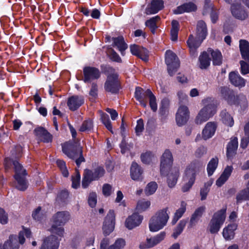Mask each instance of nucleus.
<instances>
[{"instance_id":"nucleus-1","label":"nucleus","mask_w":249,"mask_h":249,"mask_svg":"<svg viewBox=\"0 0 249 249\" xmlns=\"http://www.w3.org/2000/svg\"><path fill=\"white\" fill-rule=\"evenodd\" d=\"M204 166L202 161L195 160L187 167L183 177L185 183L182 187V192H186L191 188L195 181L196 174L202 170Z\"/></svg>"},{"instance_id":"nucleus-2","label":"nucleus","mask_w":249,"mask_h":249,"mask_svg":"<svg viewBox=\"0 0 249 249\" xmlns=\"http://www.w3.org/2000/svg\"><path fill=\"white\" fill-rule=\"evenodd\" d=\"M203 107L199 111L195 119L197 124H201L208 121L216 112V107L214 100L211 97L206 98L202 100Z\"/></svg>"},{"instance_id":"nucleus-3","label":"nucleus","mask_w":249,"mask_h":249,"mask_svg":"<svg viewBox=\"0 0 249 249\" xmlns=\"http://www.w3.org/2000/svg\"><path fill=\"white\" fill-rule=\"evenodd\" d=\"M70 219V214L67 211L58 212L54 214L52 218L53 224L50 229V231L59 236H63L64 229L63 226L67 223Z\"/></svg>"},{"instance_id":"nucleus-4","label":"nucleus","mask_w":249,"mask_h":249,"mask_svg":"<svg viewBox=\"0 0 249 249\" xmlns=\"http://www.w3.org/2000/svg\"><path fill=\"white\" fill-rule=\"evenodd\" d=\"M168 208H165L158 211L149 220V228L151 231L156 232L166 225L169 218L167 213Z\"/></svg>"},{"instance_id":"nucleus-5","label":"nucleus","mask_w":249,"mask_h":249,"mask_svg":"<svg viewBox=\"0 0 249 249\" xmlns=\"http://www.w3.org/2000/svg\"><path fill=\"white\" fill-rule=\"evenodd\" d=\"M62 151L70 159L75 160L76 163L79 167L82 162L84 161L82 156L81 147L78 143L68 142L62 145Z\"/></svg>"},{"instance_id":"nucleus-6","label":"nucleus","mask_w":249,"mask_h":249,"mask_svg":"<svg viewBox=\"0 0 249 249\" xmlns=\"http://www.w3.org/2000/svg\"><path fill=\"white\" fill-rule=\"evenodd\" d=\"M107 75V81L105 83V89L112 93H117L120 87L118 74L116 71L112 67H107L105 70Z\"/></svg>"},{"instance_id":"nucleus-7","label":"nucleus","mask_w":249,"mask_h":249,"mask_svg":"<svg viewBox=\"0 0 249 249\" xmlns=\"http://www.w3.org/2000/svg\"><path fill=\"white\" fill-rule=\"evenodd\" d=\"M15 175L14 185L19 191H25L28 186V184L25 176L26 175L25 170L18 161H13Z\"/></svg>"},{"instance_id":"nucleus-8","label":"nucleus","mask_w":249,"mask_h":249,"mask_svg":"<svg viewBox=\"0 0 249 249\" xmlns=\"http://www.w3.org/2000/svg\"><path fill=\"white\" fill-rule=\"evenodd\" d=\"M226 211L223 209L214 213L209 225L211 233H216L219 231L226 219Z\"/></svg>"},{"instance_id":"nucleus-9","label":"nucleus","mask_w":249,"mask_h":249,"mask_svg":"<svg viewBox=\"0 0 249 249\" xmlns=\"http://www.w3.org/2000/svg\"><path fill=\"white\" fill-rule=\"evenodd\" d=\"M165 60L169 74L173 75L179 67L178 57L172 51L167 50L165 53Z\"/></svg>"},{"instance_id":"nucleus-10","label":"nucleus","mask_w":249,"mask_h":249,"mask_svg":"<svg viewBox=\"0 0 249 249\" xmlns=\"http://www.w3.org/2000/svg\"><path fill=\"white\" fill-rule=\"evenodd\" d=\"M173 162V157L172 152L169 149H166L163 153L160 160V173L161 175H166L171 171Z\"/></svg>"},{"instance_id":"nucleus-11","label":"nucleus","mask_w":249,"mask_h":249,"mask_svg":"<svg viewBox=\"0 0 249 249\" xmlns=\"http://www.w3.org/2000/svg\"><path fill=\"white\" fill-rule=\"evenodd\" d=\"M115 227V214L112 210H110L106 216L103 225V234L105 236L109 235Z\"/></svg>"},{"instance_id":"nucleus-12","label":"nucleus","mask_w":249,"mask_h":249,"mask_svg":"<svg viewBox=\"0 0 249 249\" xmlns=\"http://www.w3.org/2000/svg\"><path fill=\"white\" fill-rule=\"evenodd\" d=\"M165 236V232L162 231L154 237L147 238L145 242H142L139 246L141 249L153 247L161 242Z\"/></svg>"},{"instance_id":"nucleus-13","label":"nucleus","mask_w":249,"mask_h":249,"mask_svg":"<svg viewBox=\"0 0 249 249\" xmlns=\"http://www.w3.org/2000/svg\"><path fill=\"white\" fill-rule=\"evenodd\" d=\"M83 81L85 83H89L99 78L100 76L99 70L95 67H86L83 69Z\"/></svg>"},{"instance_id":"nucleus-14","label":"nucleus","mask_w":249,"mask_h":249,"mask_svg":"<svg viewBox=\"0 0 249 249\" xmlns=\"http://www.w3.org/2000/svg\"><path fill=\"white\" fill-rule=\"evenodd\" d=\"M109 244L108 238H103L100 242L99 249H123L125 245V241L122 238H119L113 245L108 246Z\"/></svg>"},{"instance_id":"nucleus-15","label":"nucleus","mask_w":249,"mask_h":249,"mask_svg":"<svg viewBox=\"0 0 249 249\" xmlns=\"http://www.w3.org/2000/svg\"><path fill=\"white\" fill-rule=\"evenodd\" d=\"M34 133L38 140L40 142L49 143L53 141V135L43 127L36 128L34 130Z\"/></svg>"},{"instance_id":"nucleus-16","label":"nucleus","mask_w":249,"mask_h":249,"mask_svg":"<svg viewBox=\"0 0 249 249\" xmlns=\"http://www.w3.org/2000/svg\"><path fill=\"white\" fill-rule=\"evenodd\" d=\"M189 116L188 108L186 106H180L176 114V122L178 125L181 126L186 123Z\"/></svg>"},{"instance_id":"nucleus-17","label":"nucleus","mask_w":249,"mask_h":249,"mask_svg":"<svg viewBox=\"0 0 249 249\" xmlns=\"http://www.w3.org/2000/svg\"><path fill=\"white\" fill-rule=\"evenodd\" d=\"M142 220L143 216L142 215L137 213H135L126 218L125 226L128 229L132 230L139 226Z\"/></svg>"},{"instance_id":"nucleus-18","label":"nucleus","mask_w":249,"mask_h":249,"mask_svg":"<svg viewBox=\"0 0 249 249\" xmlns=\"http://www.w3.org/2000/svg\"><path fill=\"white\" fill-rule=\"evenodd\" d=\"M231 12L236 18L245 20L248 17V14L244 7L240 4L235 3L231 6Z\"/></svg>"},{"instance_id":"nucleus-19","label":"nucleus","mask_w":249,"mask_h":249,"mask_svg":"<svg viewBox=\"0 0 249 249\" xmlns=\"http://www.w3.org/2000/svg\"><path fill=\"white\" fill-rule=\"evenodd\" d=\"M164 7L162 0H152L145 9V13L148 15L157 13Z\"/></svg>"},{"instance_id":"nucleus-20","label":"nucleus","mask_w":249,"mask_h":249,"mask_svg":"<svg viewBox=\"0 0 249 249\" xmlns=\"http://www.w3.org/2000/svg\"><path fill=\"white\" fill-rule=\"evenodd\" d=\"M217 126V123L214 122L207 123L202 130V138L206 140L212 137L215 132Z\"/></svg>"},{"instance_id":"nucleus-21","label":"nucleus","mask_w":249,"mask_h":249,"mask_svg":"<svg viewBox=\"0 0 249 249\" xmlns=\"http://www.w3.org/2000/svg\"><path fill=\"white\" fill-rule=\"evenodd\" d=\"M130 49L132 54L139 57L145 61L148 60V51L146 49L134 44L130 46Z\"/></svg>"},{"instance_id":"nucleus-22","label":"nucleus","mask_w":249,"mask_h":249,"mask_svg":"<svg viewBox=\"0 0 249 249\" xmlns=\"http://www.w3.org/2000/svg\"><path fill=\"white\" fill-rule=\"evenodd\" d=\"M221 96L227 101L229 104L235 103V94L234 91L227 87H221L219 89Z\"/></svg>"},{"instance_id":"nucleus-23","label":"nucleus","mask_w":249,"mask_h":249,"mask_svg":"<svg viewBox=\"0 0 249 249\" xmlns=\"http://www.w3.org/2000/svg\"><path fill=\"white\" fill-rule=\"evenodd\" d=\"M197 9L196 5L192 2L185 3L177 7L173 11L175 14H181L184 13L194 12Z\"/></svg>"},{"instance_id":"nucleus-24","label":"nucleus","mask_w":249,"mask_h":249,"mask_svg":"<svg viewBox=\"0 0 249 249\" xmlns=\"http://www.w3.org/2000/svg\"><path fill=\"white\" fill-rule=\"evenodd\" d=\"M58 246L57 238L54 235H50L44 240L41 249H58Z\"/></svg>"},{"instance_id":"nucleus-25","label":"nucleus","mask_w":249,"mask_h":249,"mask_svg":"<svg viewBox=\"0 0 249 249\" xmlns=\"http://www.w3.org/2000/svg\"><path fill=\"white\" fill-rule=\"evenodd\" d=\"M203 40L202 38H197L196 36L194 40L193 35L189 36L187 41V44L190 48V53L192 55L194 56L196 55V50L199 47Z\"/></svg>"},{"instance_id":"nucleus-26","label":"nucleus","mask_w":249,"mask_h":249,"mask_svg":"<svg viewBox=\"0 0 249 249\" xmlns=\"http://www.w3.org/2000/svg\"><path fill=\"white\" fill-rule=\"evenodd\" d=\"M22 151V146L19 145H16L11 152V158H6L5 159L6 166L8 167L11 163L13 164V161H17L14 159L19 158L21 156Z\"/></svg>"},{"instance_id":"nucleus-27","label":"nucleus","mask_w":249,"mask_h":249,"mask_svg":"<svg viewBox=\"0 0 249 249\" xmlns=\"http://www.w3.org/2000/svg\"><path fill=\"white\" fill-rule=\"evenodd\" d=\"M237 225L235 223L229 224L223 230L222 235L226 241L232 240L235 236V231L236 230Z\"/></svg>"},{"instance_id":"nucleus-28","label":"nucleus","mask_w":249,"mask_h":249,"mask_svg":"<svg viewBox=\"0 0 249 249\" xmlns=\"http://www.w3.org/2000/svg\"><path fill=\"white\" fill-rule=\"evenodd\" d=\"M231 83L235 87L242 88L245 86L246 81L237 72H231L229 75Z\"/></svg>"},{"instance_id":"nucleus-29","label":"nucleus","mask_w":249,"mask_h":249,"mask_svg":"<svg viewBox=\"0 0 249 249\" xmlns=\"http://www.w3.org/2000/svg\"><path fill=\"white\" fill-rule=\"evenodd\" d=\"M84 102V99L82 96H72L68 99L67 105L70 110L74 111L78 108Z\"/></svg>"},{"instance_id":"nucleus-30","label":"nucleus","mask_w":249,"mask_h":249,"mask_svg":"<svg viewBox=\"0 0 249 249\" xmlns=\"http://www.w3.org/2000/svg\"><path fill=\"white\" fill-rule=\"evenodd\" d=\"M143 171L141 167L135 162H133L130 168V176L134 180H142Z\"/></svg>"},{"instance_id":"nucleus-31","label":"nucleus","mask_w":249,"mask_h":249,"mask_svg":"<svg viewBox=\"0 0 249 249\" xmlns=\"http://www.w3.org/2000/svg\"><path fill=\"white\" fill-rule=\"evenodd\" d=\"M233 170L232 166H227L220 177L216 181L218 187L222 186L228 179Z\"/></svg>"},{"instance_id":"nucleus-32","label":"nucleus","mask_w":249,"mask_h":249,"mask_svg":"<svg viewBox=\"0 0 249 249\" xmlns=\"http://www.w3.org/2000/svg\"><path fill=\"white\" fill-rule=\"evenodd\" d=\"M205 210V206L199 207L195 210L190 218L189 228H192L196 224L199 219L201 217Z\"/></svg>"},{"instance_id":"nucleus-33","label":"nucleus","mask_w":249,"mask_h":249,"mask_svg":"<svg viewBox=\"0 0 249 249\" xmlns=\"http://www.w3.org/2000/svg\"><path fill=\"white\" fill-rule=\"evenodd\" d=\"M238 146L237 138L235 137L231 138L227 147V156L229 158L233 157L236 154Z\"/></svg>"},{"instance_id":"nucleus-34","label":"nucleus","mask_w":249,"mask_h":249,"mask_svg":"<svg viewBox=\"0 0 249 249\" xmlns=\"http://www.w3.org/2000/svg\"><path fill=\"white\" fill-rule=\"evenodd\" d=\"M112 40L113 41V46L116 47L124 56L125 54L124 51L127 48V45L125 43L124 37L122 36L112 37Z\"/></svg>"},{"instance_id":"nucleus-35","label":"nucleus","mask_w":249,"mask_h":249,"mask_svg":"<svg viewBox=\"0 0 249 249\" xmlns=\"http://www.w3.org/2000/svg\"><path fill=\"white\" fill-rule=\"evenodd\" d=\"M162 176H167V182L169 187H173L176 184L178 178L179 176V171L177 169H172L171 171L167 173L166 175Z\"/></svg>"},{"instance_id":"nucleus-36","label":"nucleus","mask_w":249,"mask_h":249,"mask_svg":"<svg viewBox=\"0 0 249 249\" xmlns=\"http://www.w3.org/2000/svg\"><path fill=\"white\" fill-rule=\"evenodd\" d=\"M207 35V30L205 23L200 20L198 21L196 26V36L197 38L205 39Z\"/></svg>"},{"instance_id":"nucleus-37","label":"nucleus","mask_w":249,"mask_h":249,"mask_svg":"<svg viewBox=\"0 0 249 249\" xmlns=\"http://www.w3.org/2000/svg\"><path fill=\"white\" fill-rule=\"evenodd\" d=\"M239 48L242 58L249 62V42L246 40H240L239 41Z\"/></svg>"},{"instance_id":"nucleus-38","label":"nucleus","mask_w":249,"mask_h":249,"mask_svg":"<svg viewBox=\"0 0 249 249\" xmlns=\"http://www.w3.org/2000/svg\"><path fill=\"white\" fill-rule=\"evenodd\" d=\"M235 103H232L231 105H234L239 107L241 110H245L248 106V102L246 97L243 94H239L235 96Z\"/></svg>"},{"instance_id":"nucleus-39","label":"nucleus","mask_w":249,"mask_h":249,"mask_svg":"<svg viewBox=\"0 0 249 249\" xmlns=\"http://www.w3.org/2000/svg\"><path fill=\"white\" fill-rule=\"evenodd\" d=\"M208 52L211 54L213 65H220L222 64V55L220 51L217 50H213L212 49L209 48Z\"/></svg>"},{"instance_id":"nucleus-40","label":"nucleus","mask_w":249,"mask_h":249,"mask_svg":"<svg viewBox=\"0 0 249 249\" xmlns=\"http://www.w3.org/2000/svg\"><path fill=\"white\" fill-rule=\"evenodd\" d=\"M150 201L142 199L137 202L136 210L138 213H142L147 211L150 208Z\"/></svg>"},{"instance_id":"nucleus-41","label":"nucleus","mask_w":249,"mask_h":249,"mask_svg":"<svg viewBox=\"0 0 249 249\" xmlns=\"http://www.w3.org/2000/svg\"><path fill=\"white\" fill-rule=\"evenodd\" d=\"M19 246L15 236L11 235L4 244L3 249H18Z\"/></svg>"},{"instance_id":"nucleus-42","label":"nucleus","mask_w":249,"mask_h":249,"mask_svg":"<svg viewBox=\"0 0 249 249\" xmlns=\"http://www.w3.org/2000/svg\"><path fill=\"white\" fill-rule=\"evenodd\" d=\"M186 203L184 201H182L181 203L180 207L176 211L174 214V217L172 221V223L173 225L175 224L178 220L182 217L183 213L186 211Z\"/></svg>"},{"instance_id":"nucleus-43","label":"nucleus","mask_w":249,"mask_h":249,"mask_svg":"<svg viewBox=\"0 0 249 249\" xmlns=\"http://www.w3.org/2000/svg\"><path fill=\"white\" fill-rule=\"evenodd\" d=\"M146 96L148 97L149 99V106L152 110L156 112L157 110V104L156 102V98L153 94L151 90L147 89L145 91Z\"/></svg>"},{"instance_id":"nucleus-44","label":"nucleus","mask_w":249,"mask_h":249,"mask_svg":"<svg viewBox=\"0 0 249 249\" xmlns=\"http://www.w3.org/2000/svg\"><path fill=\"white\" fill-rule=\"evenodd\" d=\"M199 67L201 69H206L210 64L211 59L208 53L204 52L199 57Z\"/></svg>"},{"instance_id":"nucleus-45","label":"nucleus","mask_w":249,"mask_h":249,"mask_svg":"<svg viewBox=\"0 0 249 249\" xmlns=\"http://www.w3.org/2000/svg\"><path fill=\"white\" fill-rule=\"evenodd\" d=\"M222 122L227 126H232L234 124L233 118L226 110H223L220 113Z\"/></svg>"},{"instance_id":"nucleus-46","label":"nucleus","mask_w":249,"mask_h":249,"mask_svg":"<svg viewBox=\"0 0 249 249\" xmlns=\"http://www.w3.org/2000/svg\"><path fill=\"white\" fill-rule=\"evenodd\" d=\"M218 163L217 158H213L209 162L207 170L209 176H212L216 169Z\"/></svg>"},{"instance_id":"nucleus-47","label":"nucleus","mask_w":249,"mask_h":249,"mask_svg":"<svg viewBox=\"0 0 249 249\" xmlns=\"http://www.w3.org/2000/svg\"><path fill=\"white\" fill-rule=\"evenodd\" d=\"M247 200H249V190L244 188L237 194L236 202L237 203H240Z\"/></svg>"},{"instance_id":"nucleus-48","label":"nucleus","mask_w":249,"mask_h":249,"mask_svg":"<svg viewBox=\"0 0 249 249\" xmlns=\"http://www.w3.org/2000/svg\"><path fill=\"white\" fill-rule=\"evenodd\" d=\"M160 17L158 16H155L151 18L150 19L147 20L145 22V25L147 27L150 28L151 31L154 33L155 30L157 28L156 24L157 22L159 21Z\"/></svg>"},{"instance_id":"nucleus-49","label":"nucleus","mask_w":249,"mask_h":249,"mask_svg":"<svg viewBox=\"0 0 249 249\" xmlns=\"http://www.w3.org/2000/svg\"><path fill=\"white\" fill-rule=\"evenodd\" d=\"M90 172H89V170L86 169L85 170L84 174V177L82 180V186L83 188H86L90 183L94 180V179L90 176L91 174H90Z\"/></svg>"},{"instance_id":"nucleus-50","label":"nucleus","mask_w":249,"mask_h":249,"mask_svg":"<svg viewBox=\"0 0 249 249\" xmlns=\"http://www.w3.org/2000/svg\"><path fill=\"white\" fill-rule=\"evenodd\" d=\"M244 130L245 135L242 139L240 144L241 147L243 149L246 148L249 143V123L245 125Z\"/></svg>"},{"instance_id":"nucleus-51","label":"nucleus","mask_w":249,"mask_h":249,"mask_svg":"<svg viewBox=\"0 0 249 249\" xmlns=\"http://www.w3.org/2000/svg\"><path fill=\"white\" fill-rule=\"evenodd\" d=\"M186 223L187 221L184 219L179 222L176 228L174 230L172 234V236L174 238H177L181 234L186 226Z\"/></svg>"},{"instance_id":"nucleus-52","label":"nucleus","mask_w":249,"mask_h":249,"mask_svg":"<svg viewBox=\"0 0 249 249\" xmlns=\"http://www.w3.org/2000/svg\"><path fill=\"white\" fill-rule=\"evenodd\" d=\"M89 172L91 173L90 174H91L90 176L94 180H97L100 178L103 177L105 173V171L104 168L100 166L95 168L93 172L90 170Z\"/></svg>"},{"instance_id":"nucleus-53","label":"nucleus","mask_w":249,"mask_h":249,"mask_svg":"<svg viewBox=\"0 0 249 249\" xmlns=\"http://www.w3.org/2000/svg\"><path fill=\"white\" fill-rule=\"evenodd\" d=\"M178 22L174 20L172 21V29L171 30V39L173 41H176L178 39Z\"/></svg>"},{"instance_id":"nucleus-54","label":"nucleus","mask_w":249,"mask_h":249,"mask_svg":"<svg viewBox=\"0 0 249 249\" xmlns=\"http://www.w3.org/2000/svg\"><path fill=\"white\" fill-rule=\"evenodd\" d=\"M158 185L156 182L152 181L149 183L144 190L145 194L146 196H150L153 195L157 190Z\"/></svg>"},{"instance_id":"nucleus-55","label":"nucleus","mask_w":249,"mask_h":249,"mask_svg":"<svg viewBox=\"0 0 249 249\" xmlns=\"http://www.w3.org/2000/svg\"><path fill=\"white\" fill-rule=\"evenodd\" d=\"M101 119L103 124L105 125L106 128L109 131L112 132V127L108 115L107 114L101 112Z\"/></svg>"},{"instance_id":"nucleus-56","label":"nucleus","mask_w":249,"mask_h":249,"mask_svg":"<svg viewBox=\"0 0 249 249\" xmlns=\"http://www.w3.org/2000/svg\"><path fill=\"white\" fill-rule=\"evenodd\" d=\"M93 128V123L90 119L85 121L81 126L80 127L79 130L82 132L84 131H90Z\"/></svg>"},{"instance_id":"nucleus-57","label":"nucleus","mask_w":249,"mask_h":249,"mask_svg":"<svg viewBox=\"0 0 249 249\" xmlns=\"http://www.w3.org/2000/svg\"><path fill=\"white\" fill-rule=\"evenodd\" d=\"M25 235L27 238L30 237L31 235V232L28 229H23V231H20L19 233L18 239L19 242L21 244H22L25 242V238L24 235Z\"/></svg>"},{"instance_id":"nucleus-58","label":"nucleus","mask_w":249,"mask_h":249,"mask_svg":"<svg viewBox=\"0 0 249 249\" xmlns=\"http://www.w3.org/2000/svg\"><path fill=\"white\" fill-rule=\"evenodd\" d=\"M154 158V155L151 152H146L141 155V160L145 164L149 163Z\"/></svg>"},{"instance_id":"nucleus-59","label":"nucleus","mask_w":249,"mask_h":249,"mask_svg":"<svg viewBox=\"0 0 249 249\" xmlns=\"http://www.w3.org/2000/svg\"><path fill=\"white\" fill-rule=\"evenodd\" d=\"M56 163L61 170L63 175L65 177H68L69 173L66 168V163L62 160H57Z\"/></svg>"},{"instance_id":"nucleus-60","label":"nucleus","mask_w":249,"mask_h":249,"mask_svg":"<svg viewBox=\"0 0 249 249\" xmlns=\"http://www.w3.org/2000/svg\"><path fill=\"white\" fill-rule=\"evenodd\" d=\"M88 204L91 208L96 206L97 203V195L95 193H90L88 197Z\"/></svg>"},{"instance_id":"nucleus-61","label":"nucleus","mask_w":249,"mask_h":249,"mask_svg":"<svg viewBox=\"0 0 249 249\" xmlns=\"http://www.w3.org/2000/svg\"><path fill=\"white\" fill-rule=\"evenodd\" d=\"M110 58L113 61L118 63L122 62V59L119 54L113 49H110L109 52Z\"/></svg>"},{"instance_id":"nucleus-62","label":"nucleus","mask_w":249,"mask_h":249,"mask_svg":"<svg viewBox=\"0 0 249 249\" xmlns=\"http://www.w3.org/2000/svg\"><path fill=\"white\" fill-rule=\"evenodd\" d=\"M72 187L76 189L79 186L80 175L79 173H76L75 176L72 177Z\"/></svg>"},{"instance_id":"nucleus-63","label":"nucleus","mask_w":249,"mask_h":249,"mask_svg":"<svg viewBox=\"0 0 249 249\" xmlns=\"http://www.w3.org/2000/svg\"><path fill=\"white\" fill-rule=\"evenodd\" d=\"M144 129V124L142 119H139L137 121V124L135 128L137 135H140Z\"/></svg>"},{"instance_id":"nucleus-64","label":"nucleus","mask_w":249,"mask_h":249,"mask_svg":"<svg viewBox=\"0 0 249 249\" xmlns=\"http://www.w3.org/2000/svg\"><path fill=\"white\" fill-rule=\"evenodd\" d=\"M241 65V71L242 74L249 73V65L245 61L241 60L240 61Z\"/></svg>"}]
</instances>
